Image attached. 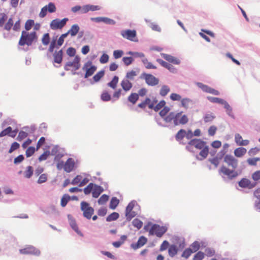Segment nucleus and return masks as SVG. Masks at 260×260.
<instances>
[{"instance_id":"nucleus-18","label":"nucleus","mask_w":260,"mask_h":260,"mask_svg":"<svg viewBox=\"0 0 260 260\" xmlns=\"http://www.w3.org/2000/svg\"><path fill=\"white\" fill-rule=\"evenodd\" d=\"M101 7L99 5H86L83 6V12L87 13L89 11H95L101 10Z\"/></svg>"},{"instance_id":"nucleus-62","label":"nucleus","mask_w":260,"mask_h":260,"mask_svg":"<svg viewBox=\"0 0 260 260\" xmlns=\"http://www.w3.org/2000/svg\"><path fill=\"white\" fill-rule=\"evenodd\" d=\"M220 158H218L217 157H215L213 158H210L209 159V161L211 164L214 165V166L215 167V168H217L218 166V165L220 163Z\"/></svg>"},{"instance_id":"nucleus-14","label":"nucleus","mask_w":260,"mask_h":260,"mask_svg":"<svg viewBox=\"0 0 260 260\" xmlns=\"http://www.w3.org/2000/svg\"><path fill=\"white\" fill-rule=\"evenodd\" d=\"M238 185L242 188L251 189L256 186V183H252L251 181L247 178H242L239 181Z\"/></svg>"},{"instance_id":"nucleus-21","label":"nucleus","mask_w":260,"mask_h":260,"mask_svg":"<svg viewBox=\"0 0 260 260\" xmlns=\"http://www.w3.org/2000/svg\"><path fill=\"white\" fill-rule=\"evenodd\" d=\"M63 51L62 49L58 51H55L53 54L54 62L57 63H61L62 60Z\"/></svg>"},{"instance_id":"nucleus-57","label":"nucleus","mask_w":260,"mask_h":260,"mask_svg":"<svg viewBox=\"0 0 260 260\" xmlns=\"http://www.w3.org/2000/svg\"><path fill=\"white\" fill-rule=\"evenodd\" d=\"M20 147V145L16 142H13L9 150V153H11L15 150L18 149Z\"/></svg>"},{"instance_id":"nucleus-38","label":"nucleus","mask_w":260,"mask_h":260,"mask_svg":"<svg viewBox=\"0 0 260 260\" xmlns=\"http://www.w3.org/2000/svg\"><path fill=\"white\" fill-rule=\"evenodd\" d=\"M186 131L184 129H181L179 130L176 135L175 138L177 141H180L185 137Z\"/></svg>"},{"instance_id":"nucleus-49","label":"nucleus","mask_w":260,"mask_h":260,"mask_svg":"<svg viewBox=\"0 0 260 260\" xmlns=\"http://www.w3.org/2000/svg\"><path fill=\"white\" fill-rule=\"evenodd\" d=\"M28 136V134L23 131H20L18 134V136L17 138V140L18 141H21L24 139L26 138Z\"/></svg>"},{"instance_id":"nucleus-5","label":"nucleus","mask_w":260,"mask_h":260,"mask_svg":"<svg viewBox=\"0 0 260 260\" xmlns=\"http://www.w3.org/2000/svg\"><path fill=\"white\" fill-rule=\"evenodd\" d=\"M80 58L78 56H76L73 61L67 62L64 66V70L76 71L80 68Z\"/></svg>"},{"instance_id":"nucleus-54","label":"nucleus","mask_w":260,"mask_h":260,"mask_svg":"<svg viewBox=\"0 0 260 260\" xmlns=\"http://www.w3.org/2000/svg\"><path fill=\"white\" fill-rule=\"evenodd\" d=\"M170 99L173 101H181V96L179 94L172 93L170 94Z\"/></svg>"},{"instance_id":"nucleus-7","label":"nucleus","mask_w":260,"mask_h":260,"mask_svg":"<svg viewBox=\"0 0 260 260\" xmlns=\"http://www.w3.org/2000/svg\"><path fill=\"white\" fill-rule=\"evenodd\" d=\"M68 20L69 19L68 18H64L62 20L59 19H54L50 23V28L53 30L61 29L66 25Z\"/></svg>"},{"instance_id":"nucleus-46","label":"nucleus","mask_w":260,"mask_h":260,"mask_svg":"<svg viewBox=\"0 0 260 260\" xmlns=\"http://www.w3.org/2000/svg\"><path fill=\"white\" fill-rule=\"evenodd\" d=\"M200 247V246L199 242L197 241H195L191 244L190 248H189L191 250V251L193 252V253H194L199 249Z\"/></svg>"},{"instance_id":"nucleus-61","label":"nucleus","mask_w":260,"mask_h":260,"mask_svg":"<svg viewBox=\"0 0 260 260\" xmlns=\"http://www.w3.org/2000/svg\"><path fill=\"white\" fill-rule=\"evenodd\" d=\"M122 61L126 66L130 65L134 61V59L132 57H123L122 58Z\"/></svg>"},{"instance_id":"nucleus-37","label":"nucleus","mask_w":260,"mask_h":260,"mask_svg":"<svg viewBox=\"0 0 260 260\" xmlns=\"http://www.w3.org/2000/svg\"><path fill=\"white\" fill-rule=\"evenodd\" d=\"M142 62L145 66V68L148 69H156V67L153 65L152 63L149 62L148 59L146 58H143L142 59Z\"/></svg>"},{"instance_id":"nucleus-64","label":"nucleus","mask_w":260,"mask_h":260,"mask_svg":"<svg viewBox=\"0 0 260 260\" xmlns=\"http://www.w3.org/2000/svg\"><path fill=\"white\" fill-rule=\"evenodd\" d=\"M251 178L255 181L260 180V170L254 172L252 174Z\"/></svg>"},{"instance_id":"nucleus-47","label":"nucleus","mask_w":260,"mask_h":260,"mask_svg":"<svg viewBox=\"0 0 260 260\" xmlns=\"http://www.w3.org/2000/svg\"><path fill=\"white\" fill-rule=\"evenodd\" d=\"M70 199V197L69 195H63L61 200V206L62 207H64L67 205Z\"/></svg>"},{"instance_id":"nucleus-55","label":"nucleus","mask_w":260,"mask_h":260,"mask_svg":"<svg viewBox=\"0 0 260 260\" xmlns=\"http://www.w3.org/2000/svg\"><path fill=\"white\" fill-rule=\"evenodd\" d=\"M109 199L108 196L106 194L102 195L98 200V203L100 205H103L106 203Z\"/></svg>"},{"instance_id":"nucleus-8","label":"nucleus","mask_w":260,"mask_h":260,"mask_svg":"<svg viewBox=\"0 0 260 260\" xmlns=\"http://www.w3.org/2000/svg\"><path fill=\"white\" fill-rule=\"evenodd\" d=\"M83 70L86 71L85 78H87L92 76L96 70V67L92 64V62L89 61L84 64Z\"/></svg>"},{"instance_id":"nucleus-51","label":"nucleus","mask_w":260,"mask_h":260,"mask_svg":"<svg viewBox=\"0 0 260 260\" xmlns=\"http://www.w3.org/2000/svg\"><path fill=\"white\" fill-rule=\"evenodd\" d=\"M13 25V21L12 18L9 19L8 22L4 25V29L8 31L10 30Z\"/></svg>"},{"instance_id":"nucleus-6","label":"nucleus","mask_w":260,"mask_h":260,"mask_svg":"<svg viewBox=\"0 0 260 260\" xmlns=\"http://www.w3.org/2000/svg\"><path fill=\"white\" fill-rule=\"evenodd\" d=\"M81 209L83 212V216L87 219H90L94 213L93 208L87 202H82L81 203Z\"/></svg>"},{"instance_id":"nucleus-58","label":"nucleus","mask_w":260,"mask_h":260,"mask_svg":"<svg viewBox=\"0 0 260 260\" xmlns=\"http://www.w3.org/2000/svg\"><path fill=\"white\" fill-rule=\"evenodd\" d=\"M205 254L202 251L198 252L193 258V260H202L204 258Z\"/></svg>"},{"instance_id":"nucleus-23","label":"nucleus","mask_w":260,"mask_h":260,"mask_svg":"<svg viewBox=\"0 0 260 260\" xmlns=\"http://www.w3.org/2000/svg\"><path fill=\"white\" fill-rule=\"evenodd\" d=\"M120 85L122 89L126 92L129 91L133 86L132 83L126 79H123Z\"/></svg>"},{"instance_id":"nucleus-2","label":"nucleus","mask_w":260,"mask_h":260,"mask_svg":"<svg viewBox=\"0 0 260 260\" xmlns=\"http://www.w3.org/2000/svg\"><path fill=\"white\" fill-rule=\"evenodd\" d=\"M38 37L35 31L28 32L23 30L18 42V44L21 46L25 45L28 46H31L34 43L37 42Z\"/></svg>"},{"instance_id":"nucleus-45","label":"nucleus","mask_w":260,"mask_h":260,"mask_svg":"<svg viewBox=\"0 0 260 260\" xmlns=\"http://www.w3.org/2000/svg\"><path fill=\"white\" fill-rule=\"evenodd\" d=\"M260 161L259 157L250 158L247 159V162L250 166H256L257 161Z\"/></svg>"},{"instance_id":"nucleus-9","label":"nucleus","mask_w":260,"mask_h":260,"mask_svg":"<svg viewBox=\"0 0 260 260\" xmlns=\"http://www.w3.org/2000/svg\"><path fill=\"white\" fill-rule=\"evenodd\" d=\"M136 202L132 201L127 206L125 209V217L128 221L131 220L133 217L136 215L135 212L133 210L134 208Z\"/></svg>"},{"instance_id":"nucleus-17","label":"nucleus","mask_w":260,"mask_h":260,"mask_svg":"<svg viewBox=\"0 0 260 260\" xmlns=\"http://www.w3.org/2000/svg\"><path fill=\"white\" fill-rule=\"evenodd\" d=\"M147 242V239L144 236H141L139 239L138 242L136 243H133L131 245V247L134 249H137L145 245Z\"/></svg>"},{"instance_id":"nucleus-40","label":"nucleus","mask_w":260,"mask_h":260,"mask_svg":"<svg viewBox=\"0 0 260 260\" xmlns=\"http://www.w3.org/2000/svg\"><path fill=\"white\" fill-rule=\"evenodd\" d=\"M34 24H35V22H34V20H32V19L27 20L25 23L24 27H25V30L24 31H28L29 30H30L31 28H32V26Z\"/></svg>"},{"instance_id":"nucleus-36","label":"nucleus","mask_w":260,"mask_h":260,"mask_svg":"<svg viewBox=\"0 0 260 260\" xmlns=\"http://www.w3.org/2000/svg\"><path fill=\"white\" fill-rule=\"evenodd\" d=\"M119 201L116 197L111 199L110 202L109 207L112 209H115L119 204Z\"/></svg>"},{"instance_id":"nucleus-32","label":"nucleus","mask_w":260,"mask_h":260,"mask_svg":"<svg viewBox=\"0 0 260 260\" xmlns=\"http://www.w3.org/2000/svg\"><path fill=\"white\" fill-rule=\"evenodd\" d=\"M138 99L139 94L136 93H132L128 97V101L133 104H135Z\"/></svg>"},{"instance_id":"nucleus-41","label":"nucleus","mask_w":260,"mask_h":260,"mask_svg":"<svg viewBox=\"0 0 260 260\" xmlns=\"http://www.w3.org/2000/svg\"><path fill=\"white\" fill-rule=\"evenodd\" d=\"M119 214L117 212H113L111 214H110L106 218V220L107 221H114L117 219L119 217Z\"/></svg>"},{"instance_id":"nucleus-63","label":"nucleus","mask_w":260,"mask_h":260,"mask_svg":"<svg viewBox=\"0 0 260 260\" xmlns=\"http://www.w3.org/2000/svg\"><path fill=\"white\" fill-rule=\"evenodd\" d=\"M45 6L47 7V10L49 13H53L56 11L55 6L52 3H49L48 5H46Z\"/></svg>"},{"instance_id":"nucleus-50","label":"nucleus","mask_w":260,"mask_h":260,"mask_svg":"<svg viewBox=\"0 0 260 260\" xmlns=\"http://www.w3.org/2000/svg\"><path fill=\"white\" fill-rule=\"evenodd\" d=\"M93 187L94 184L93 183H90L85 188H84V193L85 194H89L92 191Z\"/></svg>"},{"instance_id":"nucleus-19","label":"nucleus","mask_w":260,"mask_h":260,"mask_svg":"<svg viewBox=\"0 0 260 260\" xmlns=\"http://www.w3.org/2000/svg\"><path fill=\"white\" fill-rule=\"evenodd\" d=\"M161 55L165 59L174 64H179L180 63V61L178 58L170 55L161 53Z\"/></svg>"},{"instance_id":"nucleus-53","label":"nucleus","mask_w":260,"mask_h":260,"mask_svg":"<svg viewBox=\"0 0 260 260\" xmlns=\"http://www.w3.org/2000/svg\"><path fill=\"white\" fill-rule=\"evenodd\" d=\"M166 104V102L165 101L162 100L160 101L157 104L154 106V108H153L155 111H158L159 110L161 109L162 107L165 106Z\"/></svg>"},{"instance_id":"nucleus-10","label":"nucleus","mask_w":260,"mask_h":260,"mask_svg":"<svg viewBox=\"0 0 260 260\" xmlns=\"http://www.w3.org/2000/svg\"><path fill=\"white\" fill-rule=\"evenodd\" d=\"M20 253L23 254H32L38 256L40 254V251L32 246H27L24 248L20 249Z\"/></svg>"},{"instance_id":"nucleus-24","label":"nucleus","mask_w":260,"mask_h":260,"mask_svg":"<svg viewBox=\"0 0 260 260\" xmlns=\"http://www.w3.org/2000/svg\"><path fill=\"white\" fill-rule=\"evenodd\" d=\"M180 115V113H175L174 112H171L164 117V120L168 123L173 121V123H174V120L176 118V117H177Z\"/></svg>"},{"instance_id":"nucleus-15","label":"nucleus","mask_w":260,"mask_h":260,"mask_svg":"<svg viewBox=\"0 0 260 260\" xmlns=\"http://www.w3.org/2000/svg\"><path fill=\"white\" fill-rule=\"evenodd\" d=\"M75 168V161L72 158H69L64 163V171L70 173L73 171Z\"/></svg>"},{"instance_id":"nucleus-27","label":"nucleus","mask_w":260,"mask_h":260,"mask_svg":"<svg viewBox=\"0 0 260 260\" xmlns=\"http://www.w3.org/2000/svg\"><path fill=\"white\" fill-rule=\"evenodd\" d=\"M192 104V101L189 98H183L181 100V106L185 109H188Z\"/></svg>"},{"instance_id":"nucleus-11","label":"nucleus","mask_w":260,"mask_h":260,"mask_svg":"<svg viewBox=\"0 0 260 260\" xmlns=\"http://www.w3.org/2000/svg\"><path fill=\"white\" fill-rule=\"evenodd\" d=\"M121 36L125 39H127L132 41H137L136 39V31L135 30H123L121 32Z\"/></svg>"},{"instance_id":"nucleus-44","label":"nucleus","mask_w":260,"mask_h":260,"mask_svg":"<svg viewBox=\"0 0 260 260\" xmlns=\"http://www.w3.org/2000/svg\"><path fill=\"white\" fill-rule=\"evenodd\" d=\"M169 254L170 256L173 257L177 253V249L175 245H172L169 248Z\"/></svg>"},{"instance_id":"nucleus-56","label":"nucleus","mask_w":260,"mask_h":260,"mask_svg":"<svg viewBox=\"0 0 260 260\" xmlns=\"http://www.w3.org/2000/svg\"><path fill=\"white\" fill-rule=\"evenodd\" d=\"M7 18V15L5 13H0V27H2L4 25Z\"/></svg>"},{"instance_id":"nucleus-43","label":"nucleus","mask_w":260,"mask_h":260,"mask_svg":"<svg viewBox=\"0 0 260 260\" xmlns=\"http://www.w3.org/2000/svg\"><path fill=\"white\" fill-rule=\"evenodd\" d=\"M134 226L137 228L138 230L140 229L143 226V222L138 218L134 219L132 221Z\"/></svg>"},{"instance_id":"nucleus-4","label":"nucleus","mask_w":260,"mask_h":260,"mask_svg":"<svg viewBox=\"0 0 260 260\" xmlns=\"http://www.w3.org/2000/svg\"><path fill=\"white\" fill-rule=\"evenodd\" d=\"M206 145V143L200 139H193L188 142L186 149L190 152H193V147L197 149H201Z\"/></svg>"},{"instance_id":"nucleus-1","label":"nucleus","mask_w":260,"mask_h":260,"mask_svg":"<svg viewBox=\"0 0 260 260\" xmlns=\"http://www.w3.org/2000/svg\"><path fill=\"white\" fill-rule=\"evenodd\" d=\"M224 162L227 164L232 169L222 165L219 170V174H222L228 177L230 179H233L238 176V173L235 170L238 167V161L231 155H226L223 158Z\"/></svg>"},{"instance_id":"nucleus-52","label":"nucleus","mask_w":260,"mask_h":260,"mask_svg":"<svg viewBox=\"0 0 260 260\" xmlns=\"http://www.w3.org/2000/svg\"><path fill=\"white\" fill-rule=\"evenodd\" d=\"M12 132V127L11 126H8L3 131H2L0 133V137H3L4 136H6L7 135H10V132Z\"/></svg>"},{"instance_id":"nucleus-60","label":"nucleus","mask_w":260,"mask_h":260,"mask_svg":"<svg viewBox=\"0 0 260 260\" xmlns=\"http://www.w3.org/2000/svg\"><path fill=\"white\" fill-rule=\"evenodd\" d=\"M35 152V148L34 147H29L26 150L25 154L26 157H28L34 154Z\"/></svg>"},{"instance_id":"nucleus-28","label":"nucleus","mask_w":260,"mask_h":260,"mask_svg":"<svg viewBox=\"0 0 260 260\" xmlns=\"http://www.w3.org/2000/svg\"><path fill=\"white\" fill-rule=\"evenodd\" d=\"M246 149L243 147L236 148L234 150V154L236 156L240 157L243 156L246 153Z\"/></svg>"},{"instance_id":"nucleus-34","label":"nucleus","mask_w":260,"mask_h":260,"mask_svg":"<svg viewBox=\"0 0 260 260\" xmlns=\"http://www.w3.org/2000/svg\"><path fill=\"white\" fill-rule=\"evenodd\" d=\"M145 104L148 106L149 109H152L154 108V106L155 105L157 102V101L155 99H154L152 101L149 98H146L145 100Z\"/></svg>"},{"instance_id":"nucleus-13","label":"nucleus","mask_w":260,"mask_h":260,"mask_svg":"<svg viewBox=\"0 0 260 260\" xmlns=\"http://www.w3.org/2000/svg\"><path fill=\"white\" fill-rule=\"evenodd\" d=\"M143 76L146 83L150 86H155L157 85L159 83L158 79L151 74H144Z\"/></svg>"},{"instance_id":"nucleus-16","label":"nucleus","mask_w":260,"mask_h":260,"mask_svg":"<svg viewBox=\"0 0 260 260\" xmlns=\"http://www.w3.org/2000/svg\"><path fill=\"white\" fill-rule=\"evenodd\" d=\"M180 115L178 116L174 120V125L185 124L188 121V118L186 115H182V112H180Z\"/></svg>"},{"instance_id":"nucleus-33","label":"nucleus","mask_w":260,"mask_h":260,"mask_svg":"<svg viewBox=\"0 0 260 260\" xmlns=\"http://www.w3.org/2000/svg\"><path fill=\"white\" fill-rule=\"evenodd\" d=\"M34 172L33 168L31 166H28L24 172V176L26 178H30Z\"/></svg>"},{"instance_id":"nucleus-39","label":"nucleus","mask_w":260,"mask_h":260,"mask_svg":"<svg viewBox=\"0 0 260 260\" xmlns=\"http://www.w3.org/2000/svg\"><path fill=\"white\" fill-rule=\"evenodd\" d=\"M170 89L168 86L163 85V86H162V87L160 90L159 94L162 96H165L170 92Z\"/></svg>"},{"instance_id":"nucleus-42","label":"nucleus","mask_w":260,"mask_h":260,"mask_svg":"<svg viewBox=\"0 0 260 260\" xmlns=\"http://www.w3.org/2000/svg\"><path fill=\"white\" fill-rule=\"evenodd\" d=\"M50 38L49 34L48 33H46L44 34L42 38V42L43 44L45 46L48 45L50 42Z\"/></svg>"},{"instance_id":"nucleus-29","label":"nucleus","mask_w":260,"mask_h":260,"mask_svg":"<svg viewBox=\"0 0 260 260\" xmlns=\"http://www.w3.org/2000/svg\"><path fill=\"white\" fill-rule=\"evenodd\" d=\"M118 80H119L118 77L116 76H115L113 78L112 81L108 83V86L110 87L111 88H112L113 89H116L117 85V83L118 82Z\"/></svg>"},{"instance_id":"nucleus-26","label":"nucleus","mask_w":260,"mask_h":260,"mask_svg":"<svg viewBox=\"0 0 260 260\" xmlns=\"http://www.w3.org/2000/svg\"><path fill=\"white\" fill-rule=\"evenodd\" d=\"M79 29L80 27L78 24H74L71 26V28L66 34H67V36L70 34L72 37H74L78 34V32L79 31Z\"/></svg>"},{"instance_id":"nucleus-48","label":"nucleus","mask_w":260,"mask_h":260,"mask_svg":"<svg viewBox=\"0 0 260 260\" xmlns=\"http://www.w3.org/2000/svg\"><path fill=\"white\" fill-rule=\"evenodd\" d=\"M105 72L104 71H101L97 73L93 77L95 82H98L104 76Z\"/></svg>"},{"instance_id":"nucleus-35","label":"nucleus","mask_w":260,"mask_h":260,"mask_svg":"<svg viewBox=\"0 0 260 260\" xmlns=\"http://www.w3.org/2000/svg\"><path fill=\"white\" fill-rule=\"evenodd\" d=\"M207 99L213 103H218L221 105H223L224 102V100L222 99L212 96H208Z\"/></svg>"},{"instance_id":"nucleus-25","label":"nucleus","mask_w":260,"mask_h":260,"mask_svg":"<svg viewBox=\"0 0 260 260\" xmlns=\"http://www.w3.org/2000/svg\"><path fill=\"white\" fill-rule=\"evenodd\" d=\"M157 62H158L161 66L167 68L170 71L172 72H174L175 71V68L171 64L168 63V62L164 61L161 59H157Z\"/></svg>"},{"instance_id":"nucleus-12","label":"nucleus","mask_w":260,"mask_h":260,"mask_svg":"<svg viewBox=\"0 0 260 260\" xmlns=\"http://www.w3.org/2000/svg\"><path fill=\"white\" fill-rule=\"evenodd\" d=\"M196 84L200 88H201L204 92L209 93L215 95H218L220 93L218 90L212 88L211 87L206 85L203 84L201 82H197Z\"/></svg>"},{"instance_id":"nucleus-59","label":"nucleus","mask_w":260,"mask_h":260,"mask_svg":"<svg viewBox=\"0 0 260 260\" xmlns=\"http://www.w3.org/2000/svg\"><path fill=\"white\" fill-rule=\"evenodd\" d=\"M192 253L193 252L189 248H186L182 254V257L188 258Z\"/></svg>"},{"instance_id":"nucleus-22","label":"nucleus","mask_w":260,"mask_h":260,"mask_svg":"<svg viewBox=\"0 0 260 260\" xmlns=\"http://www.w3.org/2000/svg\"><path fill=\"white\" fill-rule=\"evenodd\" d=\"M103 191V187L94 184V187L92 191V197L94 198H98Z\"/></svg>"},{"instance_id":"nucleus-20","label":"nucleus","mask_w":260,"mask_h":260,"mask_svg":"<svg viewBox=\"0 0 260 260\" xmlns=\"http://www.w3.org/2000/svg\"><path fill=\"white\" fill-rule=\"evenodd\" d=\"M235 141L236 144L239 146H246L249 143L248 140H243L242 136L239 134L235 135Z\"/></svg>"},{"instance_id":"nucleus-31","label":"nucleus","mask_w":260,"mask_h":260,"mask_svg":"<svg viewBox=\"0 0 260 260\" xmlns=\"http://www.w3.org/2000/svg\"><path fill=\"white\" fill-rule=\"evenodd\" d=\"M62 155L59 156V155H56L54 159L58 160V162L56 164V168L58 170H60L62 169H64V163L62 160H59V159L60 158L62 157Z\"/></svg>"},{"instance_id":"nucleus-30","label":"nucleus","mask_w":260,"mask_h":260,"mask_svg":"<svg viewBox=\"0 0 260 260\" xmlns=\"http://www.w3.org/2000/svg\"><path fill=\"white\" fill-rule=\"evenodd\" d=\"M201 150V151H200L199 154L201 156H202V159L206 158L209 153L208 146L206 145L205 146H204V148H202Z\"/></svg>"},{"instance_id":"nucleus-3","label":"nucleus","mask_w":260,"mask_h":260,"mask_svg":"<svg viewBox=\"0 0 260 260\" xmlns=\"http://www.w3.org/2000/svg\"><path fill=\"white\" fill-rule=\"evenodd\" d=\"M144 229L146 231H149L150 235H156L159 238L161 237L167 231L166 227L157 224H152L151 222L145 225Z\"/></svg>"}]
</instances>
